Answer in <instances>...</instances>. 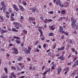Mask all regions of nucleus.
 <instances>
[{
    "label": "nucleus",
    "instance_id": "nucleus-40",
    "mask_svg": "<svg viewBox=\"0 0 78 78\" xmlns=\"http://www.w3.org/2000/svg\"><path fill=\"white\" fill-rule=\"evenodd\" d=\"M76 66H77L76 65V64L75 63L74 64H73L72 66V67H75Z\"/></svg>",
    "mask_w": 78,
    "mask_h": 78
},
{
    "label": "nucleus",
    "instance_id": "nucleus-19",
    "mask_svg": "<svg viewBox=\"0 0 78 78\" xmlns=\"http://www.w3.org/2000/svg\"><path fill=\"white\" fill-rule=\"evenodd\" d=\"M22 59V57H20L18 59L17 61H20Z\"/></svg>",
    "mask_w": 78,
    "mask_h": 78
},
{
    "label": "nucleus",
    "instance_id": "nucleus-11",
    "mask_svg": "<svg viewBox=\"0 0 78 78\" xmlns=\"http://www.w3.org/2000/svg\"><path fill=\"white\" fill-rule=\"evenodd\" d=\"M61 3V2L60 0H58L56 2V5H59Z\"/></svg>",
    "mask_w": 78,
    "mask_h": 78
},
{
    "label": "nucleus",
    "instance_id": "nucleus-55",
    "mask_svg": "<svg viewBox=\"0 0 78 78\" xmlns=\"http://www.w3.org/2000/svg\"><path fill=\"white\" fill-rule=\"evenodd\" d=\"M51 68H52V69H55V66H52V67H51Z\"/></svg>",
    "mask_w": 78,
    "mask_h": 78
},
{
    "label": "nucleus",
    "instance_id": "nucleus-54",
    "mask_svg": "<svg viewBox=\"0 0 78 78\" xmlns=\"http://www.w3.org/2000/svg\"><path fill=\"white\" fill-rule=\"evenodd\" d=\"M62 17L58 20V21H60V20H62Z\"/></svg>",
    "mask_w": 78,
    "mask_h": 78
},
{
    "label": "nucleus",
    "instance_id": "nucleus-56",
    "mask_svg": "<svg viewBox=\"0 0 78 78\" xmlns=\"http://www.w3.org/2000/svg\"><path fill=\"white\" fill-rule=\"evenodd\" d=\"M23 19V17L22 16H21L20 17V19Z\"/></svg>",
    "mask_w": 78,
    "mask_h": 78
},
{
    "label": "nucleus",
    "instance_id": "nucleus-52",
    "mask_svg": "<svg viewBox=\"0 0 78 78\" xmlns=\"http://www.w3.org/2000/svg\"><path fill=\"white\" fill-rule=\"evenodd\" d=\"M23 44H24V43H23L21 45V47H23Z\"/></svg>",
    "mask_w": 78,
    "mask_h": 78
},
{
    "label": "nucleus",
    "instance_id": "nucleus-41",
    "mask_svg": "<svg viewBox=\"0 0 78 78\" xmlns=\"http://www.w3.org/2000/svg\"><path fill=\"white\" fill-rule=\"evenodd\" d=\"M9 12H10V13H11V12H12V10H11V9H9Z\"/></svg>",
    "mask_w": 78,
    "mask_h": 78
},
{
    "label": "nucleus",
    "instance_id": "nucleus-31",
    "mask_svg": "<svg viewBox=\"0 0 78 78\" xmlns=\"http://www.w3.org/2000/svg\"><path fill=\"white\" fill-rule=\"evenodd\" d=\"M75 63L76 64V65L78 66V59L76 61Z\"/></svg>",
    "mask_w": 78,
    "mask_h": 78
},
{
    "label": "nucleus",
    "instance_id": "nucleus-39",
    "mask_svg": "<svg viewBox=\"0 0 78 78\" xmlns=\"http://www.w3.org/2000/svg\"><path fill=\"white\" fill-rule=\"evenodd\" d=\"M3 8H4V9H3V12H5V10H6V7Z\"/></svg>",
    "mask_w": 78,
    "mask_h": 78
},
{
    "label": "nucleus",
    "instance_id": "nucleus-15",
    "mask_svg": "<svg viewBox=\"0 0 78 78\" xmlns=\"http://www.w3.org/2000/svg\"><path fill=\"white\" fill-rule=\"evenodd\" d=\"M61 13L62 15H64L66 14V10H62L61 11Z\"/></svg>",
    "mask_w": 78,
    "mask_h": 78
},
{
    "label": "nucleus",
    "instance_id": "nucleus-29",
    "mask_svg": "<svg viewBox=\"0 0 78 78\" xmlns=\"http://www.w3.org/2000/svg\"><path fill=\"white\" fill-rule=\"evenodd\" d=\"M23 32L25 33V34H27V31L25 30L23 31Z\"/></svg>",
    "mask_w": 78,
    "mask_h": 78
},
{
    "label": "nucleus",
    "instance_id": "nucleus-1",
    "mask_svg": "<svg viewBox=\"0 0 78 78\" xmlns=\"http://www.w3.org/2000/svg\"><path fill=\"white\" fill-rule=\"evenodd\" d=\"M71 19L72 23V25L73 27H75L76 25L75 23L76 22V21L75 19H74L73 18V17H71Z\"/></svg>",
    "mask_w": 78,
    "mask_h": 78
},
{
    "label": "nucleus",
    "instance_id": "nucleus-17",
    "mask_svg": "<svg viewBox=\"0 0 78 78\" xmlns=\"http://www.w3.org/2000/svg\"><path fill=\"white\" fill-rule=\"evenodd\" d=\"M12 30V31H15V32H18V30L16 29L15 28H13Z\"/></svg>",
    "mask_w": 78,
    "mask_h": 78
},
{
    "label": "nucleus",
    "instance_id": "nucleus-16",
    "mask_svg": "<svg viewBox=\"0 0 78 78\" xmlns=\"http://www.w3.org/2000/svg\"><path fill=\"white\" fill-rule=\"evenodd\" d=\"M49 28H50L51 30H54L55 29V27L53 28V26H49Z\"/></svg>",
    "mask_w": 78,
    "mask_h": 78
},
{
    "label": "nucleus",
    "instance_id": "nucleus-4",
    "mask_svg": "<svg viewBox=\"0 0 78 78\" xmlns=\"http://www.w3.org/2000/svg\"><path fill=\"white\" fill-rule=\"evenodd\" d=\"M50 72V68H49L48 70H47L46 71H45L43 73V76H45L46 74H47V72H48V73H49V72Z\"/></svg>",
    "mask_w": 78,
    "mask_h": 78
},
{
    "label": "nucleus",
    "instance_id": "nucleus-12",
    "mask_svg": "<svg viewBox=\"0 0 78 78\" xmlns=\"http://www.w3.org/2000/svg\"><path fill=\"white\" fill-rule=\"evenodd\" d=\"M1 4L2 8H5L6 6L5 5V2H2Z\"/></svg>",
    "mask_w": 78,
    "mask_h": 78
},
{
    "label": "nucleus",
    "instance_id": "nucleus-14",
    "mask_svg": "<svg viewBox=\"0 0 78 78\" xmlns=\"http://www.w3.org/2000/svg\"><path fill=\"white\" fill-rule=\"evenodd\" d=\"M58 72L57 73V74H59L61 70H62V69L60 67H58Z\"/></svg>",
    "mask_w": 78,
    "mask_h": 78
},
{
    "label": "nucleus",
    "instance_id": "nucleus-59",
    "mask_svg": "<svg viewBox=\"0 0 78 78\" xmlns=\"http://www.w3.org/2000/svg\"><path fill=\"white\" fill-rule=\"evenodd\" d=\"M68 66H70V65H71V63H68Z\"/></svg>",
    "mask_w": 78,
    "mask_h": 78
},
{
    "label": "nucleus",
    "instance_id": "nucleus-48",
    "mask_svg": "<svg viewBox=\"0 0 78 78\" xmlns=\"http://www.w3.org/2000/svg\"><path fill=\"white\" fill-rule=\"evenodd\" d=\"M41 40H42V41H44V40H45V38L44 37H43L42 38H41Z\"/></svg>",
    "mask_w": 78,
    "mask_h": 78
},
{
    "label": "nucleus",
    "instance_id": "nucleus-50",
    "mask_svg": "<svg viewBox=\"0 0 78 78\" xmlns=\"http://www.w3.org/2000/svg\"><path fill=\"white\" fill-rule=\"evenodd\" d=\"M11 16H12V17H13V16H14V13H12L11 14Z\"/></svg>",
    "mask_w": 78,
    "mask_h": 78
},
{
    "label": "nucleus",
    "instance_id": "nucleus-7",
    "mask_svg": "<svg viewBox=\"0 0 78 78\" xmlns=\"http://www.w3.org/2000/svg\"><path fill=\"white\" fill-rule=\"evenodd\" d=\"M13 25H14L15 27H16L17 26H19V25H20V23H19L14 22L13 23Z\"/></svg>",
    "mask_w": 78,
    "mask_h": 78
},
{
    "label": "nucleus",
    "instance_id": "nucleus-9",
    "mask_svg": "<svg viewBox=\"0 0 78 78\" xmlns=\"http://www.w3.org/2000/svg\"><path fill=\"white\" fill-rule=\"evenodd\" d=\"M38 31H39V32H40L41 34L40 36V37H41V36H42V35H43V32H42V30H41V29H39Z\"/></svg>",
    "mask_w": 78,
    "mask_h": 78
},
{
    "label": "nucleus",
    "instance_id": "nucleus-26",
    "mask_svg": "<svg viewBox=\"0 0 78 78\" xmlns=\"http://www.w3.org/2000/svg\"><path fill=\"white\" fill-rule=\"evenodd\" d=\"M44 22L45 23H47L48 22V20L47 19L44 20Z\"/></svg>",
    "mask_w": 78,
    "mask_h": 78
},
{
    "label": "nucleus",
    "instance_id": "nucleus-28",
    "mask_svg": "<svg viewBox=\"0 0 78 78\" xmlns=\"http://www.w3.org/2000/svg\"><path fill=\"white\" fill-rule=\"evenodd\" d=\"M8 77L6 76H1V78H7Z\"/></svg>",
    "mask_w": 78,
    "mask_h": 78
},
{
    "label": "nucleus",
    "instance_id": "nucleus-62",
    "mask_svg": "<svg viewBox=\"0 0 78 78\" xmlns=\"http://www.w3.org/2000/svg\"><path fill=\"white\" fill-rule=\"evenodd\" d=\"M32 69V66H30V68H29V69L31 70V69Z\"/></svg>",
    "mask_w": 78,
    "mask_h": 78
},
{
    "label": "nucleus",
    "instance_id": "nucleus-6",
    "mask_svg": "<svg viewBox=\"0 0 78 78\" xmlns=\"http://www.w3.org/2000/svg\"><path fill=\"white\" fill-rule=\"evenodd\" d=\"M30 10H31V11H32L34 13V12H36V11L37 10V9H36L34 7H33V8H31L30 9Z\"/></svg>",
    "mask_w": 78,
    "mask_h": 78
},
{
    "label": "nucleus",
    "instance_id": "nucleus-44",
    "mask_svg": "<svg viewBox=\"0 0 78 78\" xmlns=\"http://www.w3.org/2000/svg\"><path fill=\"white\" fill-rule=\"evenodd\" d=\"M28 50H31V48L30 47H28Z\"/></svg>",
    "mask_w": 78,
    "mask_h": 78
},
{
    "label": "nucleus",
    "instance_id": "nucleus-46",
    "mask_svg": "<svg viewBox=\"0 0 78 78\" xmlns=\"http://www.w3.org/2000/svg\"><path fill=\"white\" fill-rule=\"evenodd\" d=\"M1 51H5V49H1Z\"/></svg>",
    "mask_w": 78,
    "mask_h": 78
},
{
    "label": "nucleus",
    "instance_id": "nucleus-18",
    "mask_svg": "<svg viewBox=\"0 0 78 78\" xmlns=\"http://www.w3.org/2000/svg\"><path fill=\"white\" fill-rule=\"evenodd\" d=\"M13 38L14 39H20V38L19 37H16V36L13 37Z\"/></svg>",
    "mask_w": 78,
    "mask_h": 78
},
{
    "label": "nucleus",
    "instance_id": "nucleus-60",
    "mask_svg": "<svg viewBox=\"0 0 78 78\" xmlns=\"http://www.w3.org/2000/svg\"><path fill=\"white\" fill-rule=\"evenodd\" d=\"M40 51L39 49H37L36 50V52H39V51Z\"/></svg>",
    "mask_w": 78,
    "mask_h": 78
},
{
    "label": "nucleus",
    "instance_id": "nucleus-30",
    "mask_svg": "<svg viewBox=\"0 0 78 78\" xmlns=\"http://www.w3.org/2000/svg\"><path fill=\"white\" fill-rule=\"evenodd\" d=\"M12 53L13 54H16V55H17L18 54H19V52H17L16 53H15V52L14 51H13L12 52Z\"/></svg>",
    "mask_w": 78,
    "mask_h": 78
},
{
    "label": "nucleus",
    "instance_id": "nucleus-47",
    "mask_svg": "<svg viewBox=\"0 0 78 78\" xmlns=\"http://www.w3.org/2000/svg\"><path fill=\"white\" fill-rule=\"evenodd\" d=\"M45 67V66H43L42 68V70H43L44 69V68Z\"/></svg>",
    "mask_w": 78,
    "mask_h": 78
},
{
    "label": "nucleus",
    "instance_id": "nucleus-22",
    "mask_svg": "<svg viewBox=\"0 0 78 78\" xmlns=\"http://www.w3.org/2000/svg\"><path fill=\"white\" fill-rule=\"evenodd\" d=\"M16 67L17 68V70H21V69L20 68V67H19V66H16Z\"/></svg>",
    "mask_w": 78,
    "mask_h": 78
},
{
    "label": "nucleus",
    "instance_id": "nucleus-63",
    "mask_svg": "<svg viewBox=\"0 0 78 78\" xmlns=\"http://www.w3.org/2000/svg\"><path fill=\"white\" fill-rule=\"evenodd\" d=\"M50 51V49H49V50H48L47 51H46V52H49V51Z\"/></svg>",
    "mask_w": 78,
    "mask_h": 78
},
{
    "label": "nucleus",
    "instance_id": "nucleus-42",
    "mask_svg": "<svg viewBox=\"0 0 78 78\" xmlns=\"http://www.w3.org/2000/svg\"><path fill=\"white\" fill-rule=\"evenodd\" d=\"M18 64L19 66H22V63H18Z\"/></svg>",
    "mask_w": 78,
    "mask_h": 78
},
{
    "label": "nucleus",
    "instance_id": "nucleus-33",
    "mask_svg": "<svg viewBox=\"0 0 78 78\" xmlns=\"http://www.w3.org/2000/svg\"><path fill=\"white\" fill-rule=\"evenodd\" d=\"M48 21L51 22H53V20L51 19H48Z\"/></svg>",
    "mask_w": 78,
    "mask_h": 78
},
{
    "label": "nucleus",
    "instance_id": "nucleus-36",
    "mask_svg": "<svg viewBox=\"0 0 78 78\" xmlns=\"http://www.w3.org/2000/svg\"><path fill=\"white\" fill-rule=\"evenodd\" d=\"M49 14H53V11H51L48 12Z\"/></svg>",
    "mask_w": 78,
    "mask_h": 78
},
{
    "label": "nucleus",
    "instance_id": "nucleus-5",
    "mask_svg": "<svg viewBox=\"0 0 78 78\" xmlns=\"http://www.w3.org/2000/svg\"><path fill=\"white\" fill-rule=\"evenodd\" d=\"M58 59H61V60H64V59H65V57L63 55H62L61 56H60V57H59L58 58Z\"/></svg>",
    "mask_w": 78,
    "mask_h": 78
},
{
    "label": "nucleus",
    "instance_id": "nucleus-38",
    "mask_svg": "<svg viewBox=\"0 0 78 78\" xmlns=\"http://www.w3.org/2000/svg\"><path fill=\"white\" fill-rule=\"evenodd\" d=\"M47 45V44H43V47L44 48H45L46 47V45Z\"/></svg>",
    "mask_w": 78,
    "mask_h": 78
},
{
    "label": "nucleus",
    "instance_id": "nucleus-25",
    "mask_svg": "<svg viewBox=\"0 0 78 78\" xmlns=\"http://www.w3.org/2000/svg\"><path fill=\"white\" fill-rule=\"evenodd\" d=\"M40 19L41 21H43V20H44V18L42 16H41Z\"/></svg>",
    "mask_w": 78,
    "mask_h": 78
},
{
    "label": "nucleus",
    "instance_id": "nucleus-57",
    "mask_svg": "<svg viewBox=\"0 0 78 78\" xmlns=\"http://www.w3.org/2000/svg\"><path fill=\"white\" fill-rule=\"evenodd\" d=\"M76 59H77V57L75 58L74 59V61H75L76 60Z\"/></svg>",
    "mask_w": 78,
    "mask_h": 78
},
{
    "label": "nucleus",
    "instance_id": "nucleus-34",
    "mask_svg": "<svg viewBox=\"0 0 78 78\" xmlns=\"http://www.w3.org/2000/svg\"><path fill=\"white\" fill-rule=\"evenodd\" d=\"M63 33V34H66V36H68V35H69V34H68V33H66L64 32V33Z\"/></svg>",
    "mask_w": 78,
    "mask_h": 78
},
{
    "label": "nucleus",
    "instance_id": "nucleus-23",
    "mask_svg": "<svg viewBox=\"0 0 78 78\" xmlns=\"http://www.w3.org/2000/svg\"><path fill=\"white\" fill-rule=\"evenodd\" d=\"M53 36V33H50L49 34V36Z\"/></svg>",
    "mask_w": 78,
    "mask_h": 78
},
{
    "label": "nucleus",
    "instance_id": "nucleus-64",
    "mask_svg": "<svg viewBox=\"0 0 78 78\" xmlns=\"http://www.w3.org/2000/svg\"><path fill=\"white\" fill-rule=\"evenodd\" d=\"M9 78H12V76H10Z\"/></svg>",
    "mask_w": 78,
    "mask_h": 78
},
{
    "label": "nucleus",
    "instance_id": "nucleus-8",
    "mask_svg": "<svg viewBox=\"0 0 78 78\" xmlns=\"http://www.w3.org/2000/svg\"><path fill=\"white\" fill-rule=\"evenodd\" d=\"M24 53L26 54H28V53H30V50H27L26 48L24 49Z\"/></svg>",
    "mask_w": 78,
    "mask_h": 78
},
{
    "label": "nucleus",
    "instance_id": "nucleus-27",
    "mask_svg": "<svg viewBox=\"0 0 78 78\" xmlns=\"http://www.w3.org/2000/svg\"><path fill=\"white\" fill-rule=\"evenodd\" d=\"M16 42L17 44H20V41H19L16 40Z\"/></svg>",
    "mask_w": 78,
    "mask_h": 78
},
{
    "label": "nucleus",
    "instance_id": "nucleus-53",
    "mask_svg": "<svg viewBox=\"0 0 78 78\" xmlns=\"http://www.w3.org/2000/svg\"><path fill=\"white\" fill-rule=\"evenodd\" d=\"M11 75L13 76L14 75V73H11Z\"/></svg>",
    "mask_w": 78,
    "mask_h": 78
},
{
    "label": "nucleus",
    "instance_id": "nucleus-58",
    "mask_svg": "<svg viewBox=\"0 0 78 78\" xmlns=\"http://www.w3.org/2000/svg\"><path fill=\"white\" fill-rule=\"evenodd\" d=\"M13 77L14 78H16V75H14L13 76Z\"/></svg>",
    "mask_w": 78,
    "mask_h": 78
},
{
    "label": "nucleus",
    "instance_id": "nucleus-2",
    "mask_svg": "<svg viewBox=\"0 0 78 78\" xmlns=\"http://www.w3.org/2000/svg\"><path fill=\"white\" fill-rule=\"evenodd\" d=\"M60 29L59 30V32H60L61 33H64V29L62 27L60 26L59 27Z\"/></svg>",
    "mask_w": 78,
    "mask_h": 78
},
{
    "label": "nucleus",
    "instance_id": "nucleus-51",
    "mask_svg": "<svg viewBox=\"0 0 78 78\" xmlns=\"http://www.w3.org/2000/svg\"><path fill=\"white\" fill-rule=\"evenodd\" d=\"M3 19V16H0V19Z\"/></svg>",
    "mask_w": 78,
    "mask_h": 78
},
{
    "label": "nucleus",
    "instance_id": "nucleus-32",
    "mask_svg": "<svg viewBox=\"0 0 78 78\" xmlns=\"http://www.w3.org/2000/svg\"><path fill=\"white\" fill-rule=\"evenodd\" d=\"M60 49L61 50H63L64 49V46L60 48Z\"/></svg>",
    "mask_w": 78,
    "mask_h": 78
},
{
    "label": "nucleus",
    "instance_id": "nucleus-21",
    "mask_svg": "<svg viewBox=\"0 0 78 78\" xmlns=\"http://www.w3.org/2000/svg\"><path fill=\"white\" fill-rule=\"evenodd\" d=\"M22 4L23 5H24L25 6H26L27 5V2L25 1H23L22 2Z\"/></svg>",
    "mask_w": 78,
    "mask_h": 78
},
{
    "label": "nucleus",
    "instance_id": "nucleus-3",
    "mask_svg": "<svg viewBox=\"0 0 78 78\" xmlns=\"http://www.w3.org/2000/svg\"><path fill=\"white\" fill-rule=\"evenodd\" d=\"M13 6L14 9L16 11H19V9L16 5H15V4H13Z\"/></svg>",
    "mask_w": 78,
    "mask_h": 78
},
{
    "label": "nucleus",
    "instance_id": "nucleus-13",
    "mask_svg": "<svg viewBox=\"0 0 78 78\" xmlns=\"http://www.w3.org/2000/svg\"><path fill=\"white\" fill-rule=\"evenodd\" d=\"M29 21H34V20H35L36 19H35V18H32L31 17H29Z\"/></svg>",
    "mask_w": 78,
    "mask_h": 78
},
{
    "label": "nucleus",
    "instance_id": "nucleus-10",
    "mask_svg": "<svg viewBox=\"0 0 78 78\" xmlns=\"http://www.w3.org/2000/svg\"><path fill=\"white\" fill-rule=\"evenodd\" d=\"M19 7L20 8V9H21L22 11H24L25 9L23 6H22L21 5H19Z\"/></svg>",
    "mask_w": 78,
    "mask_h": 78
},
{
    "label": "nucleus",
    "instance_id": "nucleus-49",
    "mask_svg": "<svg viewBox=\"0 0 78 78\" xmlns=\"http://www.w3.org/2000/svg\"><path fill=\"white\" fill-rule=\"evenodd\" d=\"M9 45V46H10V47H12V45H13V44L11 43H10V44Z\"/></svg>",
    "mask_w": 78,
    "mask_h": 78
},
{
    "label": "nucleus",
    "instance_id": "nucleus-37",
    "mask_svg": "<svg viewBox=\"0 0 78 78\" xmlns=\"http://www.w3.org/2000/svg\"><path fill=\"white\" fill-rule=\"evenodd\" d=\"M11 68L12 69H13V70H16V68H14V66H11Z\"/></svg>",
    "mask_w": 78,
    "mask_h": 78
},
{
    "label": "nucleus",
    "instance_id": "nucleus-20",
    "mask_svg": "<svg viewBox=\"0 0 78 78\" xmlns=\"http://www.w3.org/2000/svg\"><path fill=\"white\" fill-rule=\"evenodd\" d=\"M13 50H14V52L15 53H17V52H18V50H17V49H16L15 48H13Z\"/></svg>",
    "mask_w": 78,
    "mask_h": 78
},
{
    "label": "nucleus",
    "instance_id": "nucleus-35",
    "mask_svg": "<svg viewBox=\"0 0 78 78\" xmlns=\"http://www.w3.org/2000/svg\"><path fill=\"white\" fill-rule=\"evenodd\" d=\"M2 31H3V32L4 33H7V31H6V30H2Z\"/></svg>",
    "mask_w": 78,
    "mask_h": 78
},
{
    "label": "nucleus",
    "instance_id": "nucleus-43",
    "mask_svg": "<svg viewBox=\"0 0 78 78\" xmlns=\"http://www.w3.org/2000/svg\"><path fill=\"white\" fill-rule=\"evenodd\" d=\"M69 42L70 44H72V40L70 39L69 40Z\"/></svg>",
    "mask_w": 78,
    "mask_h": 78
},
{
    "label": "nucleus",
    "instance_id": "nucleus-45",
    "mask_svg": "<svg viewBox=\"0 0 78 78\" xmlns=\"http://www.w3.org/2000/svg\"><path fill=\"white\" fill-rule=\"evenodd\" d=\"M56 44H55L54 45V47L53 48V49H55V48L56 47Z\"/></svg>",
    "mask_w": 78,
    "mask_h": 78
},
{
    "label": "nucleus",
    "instance_id": "nucleus-61",
    "mask_svg": "<svg viewBox=\"0 0 78 78\" xmlns=\"http://www.w3.org/2000/svg\"><path fill=\"white\" fill-rule=\"evenodd\" d=\"M27 60H28V61H30V58H28Z\"/></svg>",
    "mask_w": 78,
    "mask_h": 78
},
{
    "label": "nucleus",
    "instance_id": "nucleus-24",
    "mask_svg": "<svg viewBox=\"0 0 78 78\" xmlns=\"http://www.w3.org/2000/svg\"><path fill=\"white\" fill-rule=\"evenodd\" d=\"M4 70L6 73V74L8 73V69H7V68H4Z\"/></svg>",
    "mask_w": 78,
    "mask_h": 78
}]
</instances>
